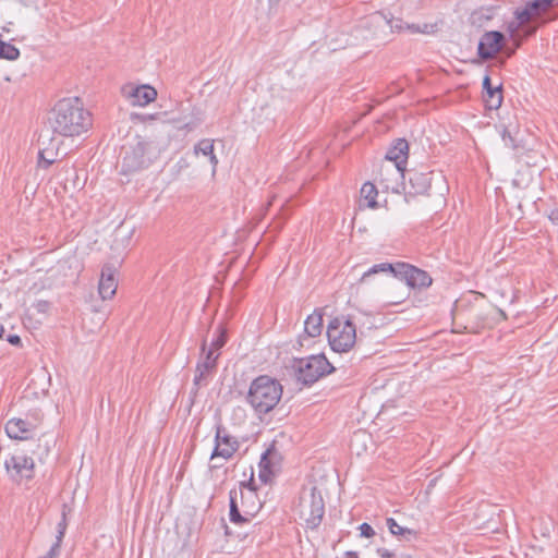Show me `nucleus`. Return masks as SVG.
<instances>
[{
    "mask_svg": "<svg viewBox=\"0 0 558 558\" xmlns=\"http://www.w3.org/2000/svg\"><path fill=\"white\" fill-rule=\"evenodd\" d=\"M7 341L15 347H20L22 344V340L17 335H9Z\"/></svg>",
    "mask_w": 558,
    "mask_h": 558,
    "instance_id": "c9c22d12",
    "label": "nucleus"
},
{
    "mask_svg": "<svg viewBox=\"0 0 558 558\" xmlns=\"http://www.w3.org/2000/svg\"><path fill=\"white\" fill-rule=\"evenodd\" d=\"M62 538H63V532L60 531V535H57V539L52 544L50 549L44 556H40L39 558H59L60 545H61Z\"/></svg>",
    "mask_w": 558,
    "mask_h": 558,
    "instance_id": "7c9ffc66",
    "label": "nucleus"
},
{
    "mask_svg": "<svg viewBox=\"0 0 558 558\" xmlns=\"http://www.w3.org/2000/svg\"><path fill=\"white\" fill-rule=\"evenodd\" d=\"M206 342H203L202 350L205 351Z\"/></svg>",
    "mask_w": 558,
    "mask_h": 558,
    "instance_id": "c03bdc74",
    "label": "nucleus"
},
{
    "mask_svg": "<svg viewBox=\"0 0 558 558\" xmlns=\"http://www.w3.org/2000/svg\"><path fill=\"white\" fill-rule=\"evenodd\" d=\"M130 97L132 105L144 107L156 99L157 92L155 88L144 85L132 88Z\"/></svg>",
    "mask_w": 558,
    "mask_h": 558,
    "instance_id": "6ab92c4d",
    "label": "nucleus"
},
{
    "mask_svg": "<svg viewBox=\"0 0 558 558\" xmlns=\"http://www.w3.org/2000/svg\"><path fill=\"white\" fill-rule=\"evenodd\" d=\"M405 29H408L411 34H417V33L430 34V33L435 32V25L426 24V23L423 25L407 23Z\"/></svg>",
    "mask_w": 558,
    "mask_h": 558,
    "instance_id": "c85d7f7f",
    "label": "nucleus"
},
{
    "mask_svg": "<svg viewBox=\"0 0 558 558\" xmlns=\"http://www.w3.org/2000/svg\"><path fill=\"white\" fill-rule=\"evenodd\" d=\"M548 218L553 223L558 225V209L550 210Z\"/></svg>",
    "mask_w": 558,
    "mask_h": 558,
    "instance_id": "4c0bfd02",
    "label": "nucleus"
},
{
    "mask_svg": "<svg viewBox=\"0 0 558 558\" xmlns=\"http://www.w3.org/2000/svg\"><path fill=\"white\" fill-rule=\"evenodd\" d=\"M281 397V384L267 375H262L251 383L245 399L256 413L267 414L278 404Z\"/></svg>",
    "mask_w": 558,
    "mask_h": 558,
    "instance_id": "7ed1b4c3",
    "label": "nucleus"
},
{
    "mask_svg": "<svg viewBox=\"0 0 558 558\" xmlns=\"http://www.w3.org/2000/svg\"><path fill=\"white\" fill-rule=\"evenodd\" d=\"M345 557L348 558H359V555L356 551H353V550H348L344 553Z\"/></svg>",
    "mask_w": 558,
    "mask_h": 558,
    "instance_id": "ea45409f",
    "label": "nucleus"
},
{
    "mask_svg": "<svg viewBox=\"0 0 558 558\" xmlns=\"http://www.w3.org/2000/svg\"><path fill=\"white\" fill-rule=\"evenodd\" d=\"M296 512L308 530H317L325 515V500L322 492L315 486H304L300 492Z\"/></svg>",
    "mask_w": 558,
    "mask_h": 558,
    "instance_id": "423d86ee",
    "label": "nucleus"
},
{
    "mask_svg": "<svg viewBox=\"0 0 558 558\" xmlns=\"http://www.w3.org/2000/svg\"><path fill=\"white\" fill-rule=\"evenodd\" d=\"M554 3V0H532L526 8L519 14L521 22L530 21L534 15L546 12Z\"/></svg>",
    "mask_w": 558,
    "mask_h": 558,
    "instance_id": "aec40b11",
    "label": "nucleus"
},
{
    "mask_svg": "<svg viewBox=\"0 0 558 558\" xmlns=\"http://www.w3.org/2000/svg\"><path fill=\"white\" fill-rule=\"evenodd\" d=\"M323 329V315L315 311L304 323V330L310 337L319 336Z\"/></svg>",
    "mask_w": 558,
    "mask_h": 558,
    "instance_id": "5701e85b",
    "label": "nucleus"
},
{
    "mask_svg": "<svg viewBox=\"0 0 558 558\" xmlns=\"http://www.w3.org/2000/svg\"><path fill=\"white\" fill-rule=\"evenodd\" d=\"M116 267L106 264L101 269L100 280L98 284V292L102 300H110L117 292V280L114 278Z\"/></svg>",
    "mask_w": 558,
    "mask_h": 558,
    "instance_id": "f3484780",
    "label": "nucleus"
},
{
    "mask_svg": "<svg viewBox=\"0 0 558 558\" xmlns=\"http://www.w3.org/2000/svg\"><path fill=\"white\" fill-rule=\"evenodd\" d=\"M239 447L240 444L238 439L231 436L226 427L218 424L216 426L215 447L210 454V459L215 460L217 458H222L225 460H229L238 451Z\"/></svg>",
    "mask_w": 558,
    "mask_h": 558,
    "instance_id": "9d476101",
    "label": "nucleus"
},
{
    "mask_svg": "<svg viewBox=\"0 0 558 558\" xmlns=\"http://www.w3.org/2000/svg\"><path fill=\"white\" fill-rule=\"evenodd\" d=\"M218 357L219 353H215L213 349H209L206 352L204 360L197 363L193 379V385L196 390L208 384L207 377L216 372Z\"/></svg>",
    "mask_w": 558,
    "mask_h": 558,
    "instance_id": "2eb2a0df",
    "label": "nucleus"
},
{
    "mask_svg": "<svg viewBox=\"0 0 558 558\" xmlns=\"http://www.w3.org/2000/svg\"><path fill=\"white\" fill-rule=\"evenodd\" d=\"M378 195V191L376 186L371 182H365L361 189V198H360V207H367L375 209L378 207L376 197Z\"/></svg>",
    "mask_w": 558,
    "mask_h": 558,
    "instance_id": "412c9836",
    "label": "nucleus"
},
{
    "mask_svg": "<svg viewBox=\"0 0 558 558\" xmlns=\"http://www.w3.org/2000/svg\"><path fill=\"white\" fill-rule=\"evenodd\" d=\"M405 24L407 23L400 19H387V16L384 15L383 13L376 12L366 17L365 20H363L360 27H374L373 36L377 37L379 32H385L386 28H389L391 32H401L405 29Z\"/></svg>",
    "mask_w": 558,
    "mask_h": 558,
    "instance_id": "f8f14e48",
    "label": "nucleus"
},
{
    "mask_svg": "<svg viewBox=\"0 0 558 558\" xmlns=\"http://www.w3.org/2000/svg\"><path fill=\"white\" fill-rule=\"evenodd\" d=\"M194 154H203L204 156H207L209 158V162L213 166V170H216V167L218 165V158L214 154V141L209 138H203L195 146H194Z\"/></svg>",
    "mask_w": 558,
    "mask_h": 558,
    "instance_id": "4be33fe9",
    "label": "nucleus"
},
{
    "mask_svg": "<svg viewBox=\"0 0 558 558\" xmlns=\"http://www.w3.org/2000/svg\"><path fill=\"white\" fill-rule=\"evenodd\" d=\"M386 524H387L390 533L393 535H400L408 541L411 539V536L412 537L416 536V533L413 530H410V529L399 525L393 518H388L386 521Z\"/></svg>",
    "mask_w": 558,
    "mask_h": 558,
    "instance_id": "a878e982",
    "label": "nucleus"
},
{
    "mask_svg": "<svg viewBox=\"0 0 558 558\" xmlns=\"http://www.w3.org/2000/svg\"><path fill=\"white\" fill-rule=\"evenodd\" d=\"M359 529L362 537L369 538L375 535L374 529L368 523H362Z\"/></svg>",
    "mask_w": 558,
    "mask_h": 558,
    "instance_id": "72a5a7b5",
    "label": "nucleus"
},
{
    "mask_svg": "<svg viewBox=\"0 0 558 558\" xmlns=\"http://www.w3.org/2000/svg\"><path fill=\"white\" fill-rule=\"evenodd\" d=\"M4 332V327L0 324V339L2 338Z\"/></svg>",
    "mask_w": 558,
    "mask_h": 558,
    "instance_id": "79ce46f5",
    "label": "nucleus"
},
{
    "mask_svg": "<svg viewBox=\"0 0 558 558\" xmlns=\"http://www.w3.org/2000/svg\"><path fill=\"white\" fill-rule=\"evenodd\" d=\"M377 554L380 558H395V554L387 548H378Z\"/></svg>",
    "mask_w": 558,
    "mask_h": 558,
    "instance_id": "e433bc0d",
    "label": "nucleus"
},
{
    "mask_svg": "<svg viewBox=\"0 0 558 558\" xmlns=\"http://www.w3.org/2000/svg\"><path fill=\"white\" fill-rule=\"evenodd\" d=\"M230 521L235 524L250 522L262 508L253 480L241 482L240 490H230Z\"/></svg>",
    "mask_w": 558,
    "mask_h": 558,
    "instance_id": "39448f33",
    "label": "nucleus"
},
{
    "mask_svg": "<svg viewBox=\"0 0 558 558\" xmlns=\"http://www.w3.org/2000/svg\"><path fill=\"white\" fill-rule=\"evenodd\" d=\"M385 187H386V189H392V190H395V187H393V186H390L388 183H387V184H385Z\"/></svg>",
    "mask_w": 558,
    "mask_h": 558,
    "instance_id": "37998d69",
    "label": "nucleus"
},
{
    "mask_svg": "<svg viewBox=\"0 0 558 558\" xmlns=\"http://www.w3.org/2000/svg\"><path fill=\"white\" fill-rule=\"evenodd\" d=\"M395 277L404 281L412 289L427 288L433 281L425 270L404 262H397Z\"/></svg>",
    "mask_w": 558,
    "mask_h": 558,
    "instance_id": "1a4fd4ad",
    "label": "nucleus"
},
{
    "mask_svg": "<svg viewBox=\"0 0 558 558\" xmlns=\"http://www.w3.org/2000/svg\"><path fill=\"white\" fill-rule=\"evenodd\" d=\"M483 88L485 90L483 95L485 106L489 110H497L502 104L501 85L493 87L490 77L485 75L483 78Z\"/></svg>",
    "mask_w": 558,
    "mask_h": 558,
    "instance_id": "a211bd4d",
    "label": "nucleus"
},
{
    "mask_svg": "<svg viewBox=\"0 0 558 558\" xmlns=\"http://www.w3.org/2000/svg\"><path fill=\"white\" fill-rule=\"evenodd\" d=\"M460 314H461V310H460L459 305H457L456 308L453 310L454 318H457Z\"/></svg>",
    "mask_w": 558,
    "mask_h": 558,
    "instance_id": "a19ab883",
    "label": "nucleus"
},
{
    "mask_svg": "<svg viewBox=\"0 0 558 558\" xmlns=\"http://www.w3.org/2000/svg\"><path fill=\"white\" fill-rule=\"evenodd\" d=\"M65 526H66V523H65V514L63 513V519H62V521L58 524V535H60V531H62L63 533L65 532Z\"/></svg>",
    "mask_w": 558,
    "mask_h": 558,
    "instance_id": "58836bf2",
    "label": "nucleus"
},
{
    "mask_svg": "<svg viewBox=\"0 0 558 558\" xmlns=\"http://www.w3.org/2000/svg\"><path fill=\"white\" fill-rule=\"evenodd\" d=\"M280 0H270V2H279Z\"/></svg>",
    "mask_w": 558,
    "mask_h": 558,
    "instance_id": "a18cd8bd",
    "label": "nucleus"
},
{
    "mask_svg": "<svg viewBox=\"0 0 558 558\" xmlns=\"http://www.w3.org/2000/svg\"><path fill=\"white\" fill-rule=\"evenodd\" d=\"M396 268H397V263H395V264L381 263V264L373 265L368 270H366L362 275L360 282H362V283L366 282L371 276H374L377 274H391L395 277Z\"/></svg>",
    "mask_w": 558,
    "mask_h": 558,
    "instance_id": "b1692460",
    "label": "nucleus"
},
{
    "mask_svg": "<svg viewBox=\"0 0 558 558\" xmlns=\"http://www.w3.org/2000/svg\"><path fill=\"white\" fill-rule=\"evenodd\" d=\"M43 447V453H40L39 456V460L43 461V456H47L50 451V444L48 440H45L44 444H41V440H39V444H38V448H41Z\"/></svg>",
    "mask_w": 558,
    "mask_h": 558,
    "instance_id": "f704fd0d",
    "label": "nucleus"
},
{
    "mask_svg": "<svg viewBox=\"0 0 558 558\" xmlns=\"http://www.w3.org/2000/svg\"><path fill=\"white\" fill-rule=\"evenodd\" d=\"M5 469L15 481L31 480L34 476V459L25 454L12 456L5 460Z\"/></svg>",
    "mask_w": 558,
    "mask_h": 558,
    "instance_id": "9b49d317",
    "label": "nucleus"
},
{
    "mask_svg": "<svg viewBox=\"0 0 558 558\" xmlns=\"http://www.w3.org/2000/svg\"><path fill=\"white\" fill-rule=\"evenodd\" d=\"M19 57L20 50L15 46L0 39V58L16 60Z\"/></svg>",
    "mask_w": 558,
    "mask_h": 558,
    "instance_id": "bb28decb",
    "label": "nucleus"
},
{
    "mask_svg": "<svg viewBox=\"0 0 558 558\" xmlns=\"http://www.w3.org/2000/svg\"><path fill=\"white\" fill-rule=\"evenodd\" d=\"M48 122L54 134L64 137L80 136L93 125L92 114L78 97L59 100L51 110Z\"/></svg>",
    "mask_w": 558,
    "mask_h": 558,
    "instance_id": "f257e3e1",
    "label": "nucleus"
},
{
    "mask_svg": "<svg viewBox=\"0 0 558 558\" xmlns=\"http://www.w3.org/2000/svg\"><path fill=\"white\" fill-rule=\"evenodd\" d=\"M160 153L161 147L155 140L136 136L132 143L124 147L123 173L148 168L160 156Z\"/></svg>",
    "mask_w": 558,
    "mask_h": 558,
    "instance_id": "20e7f679",
    "label": "nucleus"
},
{
    "mask_svg": "<svg viewBox=\"0 0 558 558\" xmlns=\"http://www.w3.org/2000/svg\"><path fill=\"white\" fill-rule=\"evenodd\" d=\"M291 368L296 380L304 386H311L335 371V367L324 354L293 359Z\"/></svg>",
    "mask_w": 558,
    "mask_h": 558,
    "instance_id": "0eeeda50",
    "label": "nucleus"
},
{
    "mask_svg": "<svg viewBox=\"0 0 558 558\" xmlns=\"http://www.w3.org/2000/svg\"><path fill=\"white\" fill-rule=\"evenodd\" d=\"M275 456H276V451L268 449L267 451H265L263 453V456L260 458V462H259V468H260L259 478L263 482L267 481V475L271 472L272 458Z\"/></svg>",
    "mask_w": 558,
    "mask_h": 558,
    "instance_id": "393cba45",
    "label": "nucleus"
},
{
    "mask_svg": "<svg viewBox=\"0 0 558 558\" xmlns=\"http://www.w3.org/2000/svg\"><path fill=\"white\" fill-rule=\"evenodd\" d=\"M407 175L409 179V183L404 185L407 197L427 194L432 183V172L412 169Z\"/></svg>",
    "mask_w": 558,
    "mask_h": 558,
    "instance_id": "4468645a",
    "label": "nucleus"
},
{
    "mask_svg": "<svg viewBox=\"0 0 558 558\" xmlns=\"http://www.w3.org/2000/svg\"><path fill=\"white\" fill-rule=\"evenodd\" d=\"M369 438V436L365 433V432H357L353 435L352 439H351V448L353 449L354 448V445L356 442H363L365 444V440Z\"/></svg>",
    "mask_w": 558,
    "mask_h": 558,
    "instance_id": "473e14b6",
    "label": "nucleus"
},
{
    "mask_svg": "<svg viewBox=\"0 0 558 558\" xmlns=\"http://www.w3.org/2000/svg\"><path fill=\"white\" fill-rule=\"evenodd\" d=\"M369 316L361 313L359 316H338L331 319L327 327L328 342L335 352H349L355 344L357 327L362 328Z\"/></svg>",
    "mask_w": 558,
    "mask_h": 558,
    "instance_id": "f03ea898",
    "label": "nucleus"
},
{
    "mask_svg": "<svg viewBox=\"0 0 558 558\" xmlns=\"http://www.w3.org/2000/svg\"><path fill=\"white\" fill-rule=\"evenodd\" d=\"M505 39L506 37L501 32H486L485 34L482 35L478 43V57L483 60H490L501 49Z\"/></svg>",
    "mask_w": 558,
    "mask_h": 558,
    "instance_id": "ddd939ff",
    "label": "nucleus"
},
{
    "mask_svg": "<svg viewBox=\"0 0 558 558\" xmlns=\"http://www.w3.org/2000/svg\"><path fill=\"white\" fill-rule=\"evenodd\" d=\"M227 343V333L225 330L219 329V335L211 342V348L214 351L221 349Z\"/></svg>",
    "mask_w": 558,
    "mask_h": 558,
    "instance_id": "2f4dec72",
    "label": "nucleus"
},
{
    "mask_svg": "<svg viewBox=\"0 0 558 558\" xmlns=\"http://www.w3.org/2000/svg\"><path fill=\"white\" fill-rule=\"evenodd\" d=\"M501 137H502L505 146H507L509 148L515 149L520 146L519 141L517 140L515 135H513L508 128H505L502 130Z\"/></svg>",
    "mask_w": 558,
    "mask_h": 558,
    "instance_id": "c756f323",
    "label": "nucleus"
},
{
    "mask_svg": "<svg viewBox=\"0 0 558 558\" xmlns=\"http://www.w3.org/2000/svg\"><path fill=\"white\" fill-rule=\"evenodd\" d=\"M58 153H56L57 155ZM56 161L54 154L47 148H43L38 153V166L47 169Z\"/></svg>",
    "mask_w": 558,
    "mask_h": 558,
    "instance_id": "cd10ccee",
    "label": "nucleus"
},
{
    "mask_svg": "<svg viewBox=\"0 0 558 558\" xmlns=\"http://www.w3.org/2000/svg\"><path fill=\"white\" fill-rule=\"evenodd\" d=\"M36 430V425L23 418H11L5 424V433L12 439H29Z\"/></svg>",
    "mask_w": 558,
    "mask_h": 558,
    "instance_id": "dca6fc26",
    "label": "nucleus"
},
{
    "mask_svg": "<svg viewBox=\"0 0 558 558\" xmlns=\"http://www.w3.org/2000/svg\"><path fill=\"white\" fill-rule=\"evenodd\" d=\"M409 145L403 138H399L396 145L388 150L386 157L388 165L381 167V175L384 173L393 175L396 179H405V173L402 165L405 162L408 157Z\"/></svg>",
    "mask_w": 558,
    "mask_h": 558,
    "instance_id": "6e6552de",
    "label": "nucleus"
}]
</instances>
